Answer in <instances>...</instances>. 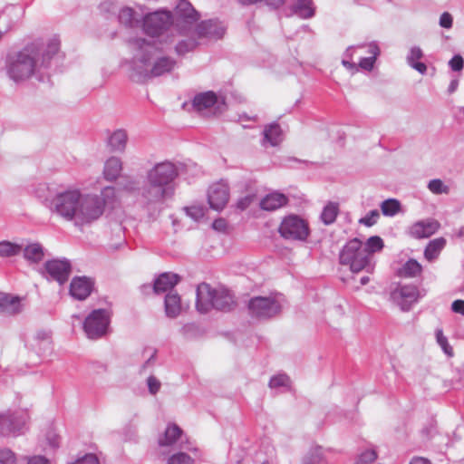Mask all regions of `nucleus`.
Here are the masks:
<instances>
[{"instance_id": "obj_36", "label": "nucleus", "mask_w": 464, "mask_h": 464, "mask_svg": "<svg viewBox=\"0 0 464 464\" xmlns=\"http://www.w3.org/2000/svg\"><path fill=\"white\" fill-rule=\"evenodd\" d=\"M339 214V204L336 202H328L323 208L320 215L321 221L326 225H332L336 220Z\"/></svg>"}, {"instance_id": "obj_16", "label": "nucleus", "mask_w": 464, "mask_h": 464, "mask_svg": "<svg viewBox=\"0 0 464 464\" xmlns=\"http://www.w3.org/2000/svg\"><path fill=\"white\" fill-rule=\"evenodd\" d=\"M230 192L227 182L220 180L208 188V201L209 207L217 211L222 210L227 204Z\"/></svg>"}, {"instance_id": "obj_37", "label": "nucleus", "mask_w": 464, "mask_h": 464, "mask_svg": "<svg viewBox=\"0 0 464 464\" xmlns=\"http://www.w3.org/2000/svg\"><path fill=\"white\" fill-rule=\"evenodd\" d=\"M367 53L370 54L369 57H363L359 62V66L366 71H372L374 63L380 54V48L376 43H371L368 45Z\"/></svg>"}, {"instance_id": "obj_52", "label": "nucleus", "mask_w": 464, "mask_h": 464, "mask_svg": "<svg viewBox=\"0 0 464 464\" xmlns=\"http://www.w3.org/2000/svg\"><path fill=\"white\" fill-rule=\"evenodd\" d=\"M289 378L286 374L274 375L269 380V387L272 389L286 386Z\"/></svg>"}, {"instance_id": "obj_25", "label": "nucleus", "mask_w": 464, "mask_h": 464, "mask_svg": "<svg viewBox=\"0 0 464 464\" xmlns=\"http://www.w3.org/2000/svg\"><path fill=\"white\" fill-rule=\"evenodd\" d=\"M21 311L22 304L18 296L0 292V313L17 314Z\"/></svg>"}, {"instance_id": "obj_15", "label": "nucleus", "mask_w": 464, "mask_h": 464, "mask_svg": "<svg viewBox=\"0 0 464 464\" xmlns=\"http://www.w3.org/2000/svg\"><path fill=\"white\" fill-rule=\"evenodd\" d=\"M226 31L227 26L217 18L203 20L195 28L198 39L207 38L214 41L223 38Z\"/></svg>"}, {"instance_id": "obj_32", "label": "nucleus", "mask_w": 464, "mask_h": 464, "mask_svg": "<svg viewBox=\"0 0 464 464\" xmlns=\"http://www.w3.org/2000/svg\"><path fill=\"white\" fill-rule=\"evenodd\" d=\"M128 140V135L124 130H116L108 139V146L112 151H124Z\"/></svg>"}, {"instance_id": "obj_33", "label": "nucleus", "mask_w": 464, "mask_h": 464, "mask_svg": "<svg viewBox=\"0 0 464 464\" xmlns=\"http://www.w3.org/2000/svg\"><path fill=\"white\" fill-rule=\"evenodd\" d=\"M118 19L121 24L128 28L138 27L140 19L136 12L130 7H123L120 10Z\"/></svg>"}, {"instance_id": "obj_3", "label": "nucleus", "mask_w": 464, "mask_h": 464, "mask_svg": "<svg viewBox=\"0 0 464 464\" xmlns=\"http://www.w3.org/2000/svg\"><path fill=\"white\" fill-rule=\"evenodd\" d=\"M179 176L177 166L170 161L154 165L146 175L148 185L141 190V198L147 205L163 201L174 194V181Z\"/></svg>"}, {"instance_id": "obj_29", "label": "nucleus", "mask_w": 464, "mask_h": 464, "mask_svg": "<svg viewBox=\"0 0 464 464\" xmlns=\"http://www.w3.org/2000/svg\"><path fill=\"white\" fill-rule=\"evenodd\" d=\"M165 314L169 318H176L181 312L180 296L176 292H169L164 299Z\"/></svg>"}, {"instance_id": "obj_57", "label": "nucleus", "mask_w": 464, "mask_h": 464, "mask_svg": "<svg viewBox=\"0 0 464 464\" xmlns=\"http://www.w3.org/2000/svg\"><path fill=\"white\" fill-rule=\"evenodd\" d=\"M147 384H148L149 391L151 394H156L160 391V382L156 377L150 376L147 379Z\"/></svg>"}, {"instance_id": "obj_39", "label": "nucleus", "mask_w": 464, "mask_h": 464, "mask_svg": "<svg viewBox=\"0 0 464 464\" xmlns=\"http://www.w3.org/2000/svg\"><path fill=\"white\" fill-rule=\"evenodd\" d=\"M325 454L326 450H324L322 447H313L309 450L304 464H319L320 462L327 461Z\"/></svg>"}, {"instance_id": "obj_58", "label": "nucleus", "mask_w": 464, "mask_h": 464, "mask_svg": "<svg viewBox=\"0 0 464 464\" xmlns=\"http://www.w3.org/2000/svg\"><path fill=\"white\" fill-rule=\"evenodd\" d=\"M11 15H14L15 17H18L20 15V9L12 7L11 9L5 10L0 14V24L6 23L8 17Z\"/></svg>"}, {"instance_id": "obj_61", "label": "nucleus", "mask_w": 464, "mask_h": 464, "mask_svg": "<svg viewBox=\"0 0 464 464\" xmlns=\"http://www.w3.org/2000/svg\"><path fill=\"white\" fill-rule=\"evenodd\" d=\"M212 227L215 230L223 231L227 227V222L224 218L215 219L214 222L212 223Z\"/></svg>"}, {"instance_id": "obj_50", "label": "nucleus", "mask_w": 464, "mask_h": 464, "mask_svg": "<svg viewBox=\"0 0 464 464\" xmlns=\"http://www.w3.org/2000/svg\"><path fill=\"white\" fill-rule=\"evenodd\" d=\"M16 456L13 450L8 448L0 450V464H15Z\"/></svg>"}, {"instance_id": "obj_30", "label": "nucleus", "mask_w": 464, "mask_h": 464, "mask_svg": "<svg viewBox=\"0 0 464 464\" xmlns=\"http://www.w3.org/2000/svg\"><path fill=\"white\" fill-rule=\"evenodd\" d=\"M122 170V162L118 157H111L109 158L105 163L103 168V176L104 179L108 181H114L118 179L121 172Z\"/></svg>"}, {"instance_id": "obj_20", "label": "nucleus", "mask_w": 464, "mask_h": 464, "mask_svg": "<svg viewBox=\"0 0 464 464\" xmlns=\"http://www.w3.org/2000/svg\"><path fill=\"white\" fill-rule=\"evenodd\" d=\"M283 140V130L277 122L274 121L265 125L263 130V139L261 140V145L263 147H266L267 144L271 147H276L279 145Z\"/></svg>"}, {"instance_id": "obj_63", "label": "nucleus", "mask_w": 464, "mask_h": 464, "mask_svg": "<svg viewBox=\"0 0 464 464\" xmlns=\"http://www.w3.org/2000/svg\"><path fill=\"white\" fill-rule=\"evenodd\" d=\"M421 433L426 438H430L435 433V427L433 425H431V424L430 426L424 427L421 430Z\"/></svg>"}, {"instance_id": "obj_43", "label": "nucleus", "mask_w": 464, "mask_h": 464, "mask_svg": "<svg viewBox=\"0 0 464 464\" xmlns=\"http://www.w3.org/2000/svg\"><path fill=\"white\" fill-rule=\"evenodd\" d=\"M98 197L103 201V210H105L106 206L113 205L117 199L115 188L111 186L102 188Z\"/></svg>"}, {"instance_id": "obj_4", "label": "nucleus", "mask_w": 464, "mask_h": 464, "mask_svg": "<svg viewBox=\"0 0 464 464\" xmlns=\"http://www.w3.org/2000/svg\"><path fill=\"white\" fill-rule=\"evenodd\" d=\"M45 190H49V187L45 183L39 184L35 193L49 210L66 221H74L82 196L81 190L74 187L61 186L51 198L44 196Z\"/></svg>"}, {"instance_id": "obj_42", "label": "nucleus", "mask_w": 464, "mask_h": 464, "mask_svg": "<svg viewBox=\"0 0 464 464\" xmlns=\"http://www.w3.org/2000/svg\"><path fill=\"white\" fill-rule=\"evenodd\" d=\"M198 45V42L197 39H184L175 45V52L178 55H185L187 53L192 52Z\"/></svg>"}, {"instance_id": "obj_14", "label": "nucleus", "mask_w": 464, "mask_h": 464, "mask_svg": "<svg viewBox=\"0 0 464 464\" xmlns=\"http://www.w3.org/2000/svg\"><path fill=\"white\" fill-rule=\"evenodd\" d=\"M44 272L47 279L56 281L63 285L70 277L72 265L66 258L48 260L44 264Z\"/></svg>"}, {"instance_id": "obj_60", "label": "nucleus", "mask_w": 464, "mask_h": 464, "mask_svg": "<svg viewBox=\"0 0 464 464\" xmlns=\"http://www.w3.org/2000/svg\"><path fill=\"white\" fill-rule=\"evenodd\" d=\"M451 310L456 314L464 315V300L458 299L453 301L451 304Z\"/></svg>"}, {"instance_id": "obj_12", "label": "nucleus", "mask_w": 464, "mask_h": 464, "mask_svg": "<svg viewBox=\"0 0 464 464\" xmlns=\"http://www.w3.org/2000/svg\"><path fill=\"white\" fill-rule=\"evenodd\" d=\"M172 22L170 12L156 11L143 17L142 29L147 35L156 37L167 31Z\"/></svg>"}, {"instance_id": "obj_47", "label": "nucleus", "mask_w": 464, "mask_h": 464, "mask_svg": "<svg viewBox=\"0 0 464 464\" xmlns=\"http://www.w3.org/2000/svg\"><path fill=\"white\" fill-rule=\"evenodd\" d=\"M47 444L53 450L60 446L61 438L53 427H50L45 433Z\"/></svg>"}, {"instance_id": "obj_5", "label": "nucleus", "mask_w": 464, "mask_h": 464, "mask_svg": "<svg viewBox=\"0 0 464 464\" xmlns=\"http://www.w3.org/2000/svg\"><path fill=\"white\" fill-rule=\"evenodd\" d=\"M236 305L234 296L227 289H215L209 284L201 283L196 290V308L200 314L211 309L229 312Z\"/></svg>"}, {"instance_id": "obj_26", "label": "nucleus", "mask_w": 464, "mask_h": 464, "mask_svg": "<svg viewBox=\"0 0 464 464\" xmlns=\"http://www.w3.org/2000/svg\"><path fill=\"white\" fill-rule=\"evenodd\" d=\"M439 227V223L435 220L419 221L411 227V235L415 238L429 237L433 235Z\"/></svg>"}, {"instance_id": "obj_34", "label": "nucleus", "mask_w": 464, "mask_h": 464, "mask_svg": "<svg viewBox=\"0 0 464 464\" xmlns=\"http://www.w3.org/2000/svg\"><path fill=\"white\" fill-rule=\"evenodd\" d=\"M446 245V240L443 237L435 238L428 243L424 249V256L428 261H432L437 258L440 252Z\"/></svg>"}, {"instance_id": "obj_55", "label": "nucleus", "mask_w": 464, "mask_h": 464, "mask_svg": "<svg viewBox=\"0 0 464 464\" xmlns=\"http://www.w3.org/2000/svg\"><path fill=\"white\" fill-rule=\"evenodd\" d=\"M440 25L445 29H450L453 25V17L449 12H444L440 17Z\"/></svg>"}, {"instance_id": "obj_48", "label": "nucleus", "mask_w": 464, "mask_h": 464, "mask_svg": "<svg viewBox=\"0 0 464 464\" xmlns=\"http://www.w3.org/2000/svg\"><path fill=\"white\" fill-rule=\"evenodd\" d=\"M379 218V211L377 209H372L369 211L363 218H362L359 220V223L370 227L377 223Z\"/></svg>"}, {"instance_id": "obj_53", "label": "nucleus", "mask_w": 464, "mask_h": 464, "mask_svg": "<svg viewBox=\"0 0 464 464\" xmlns=\"http://www.w3.org/2000/svg\"><path fill=\"white\" fill-rule=\"evenodd\" d=\"M450 69L454 72H460L464 67V59L460 54H455L449 62Z\"/></svg>"}, {"instance_id": "obj_38", "label": "nucleus", "mask_w": 464, "mask_h": 464, "mask_svg": "<svg viewBox=\"0 0 464 464\" xmlns=\"http://www.w3.org/2000/svg\"><path fill=\"white\" fill-rule=\"evenodd\" d=\"M23 247L8 240L0 241V257H13L19 255Z\"/></svg>"}, {"instance_id": "obj_22", "label": "nucleus", "mask_w": 464, "mask_h": 464, "mask_svg": "<svg viewBox=\"0 0 464 464\" xmlns=\"http://www.w3.org/2000/svg\"><path fill=\"white\" fill-rule=\"evenodd\" d=\"M180 276L178 274L165 272L160 274L153 284V290L156 294L173 292L172 289L179 282Z\"/></svg>"}, {"instance_id": "obj_40", "label": "nucleus", "mask_w": 464, "mask_h": 464, "mask_svg": "<svg viewBox=\"0 0 464 464\" xmlns=\"http://www.w3.org/2000/svg\"><path fill=\"white\" fill-rule=\"evenodd\" d=\"M381 210L383 216L393 217L401 209V203L396 198H388L381 203Z\"/></svg>"}, {"instance_id": "obj_24", "label": "nucleus", "mask_w": 464, "mask_h": 464, "mask_svg": "<svg viewBox=\"0 0 464 464\" xmlns=\"http://www.w3.org/2000/svg\"><path fill=\"white\" fill-rule=\"evenodd\" d=\"M242 188L246 195L238 198L236 207L237 209L244 211L256 200L257 188L255 182L251 179L246 180L242 184Z\"/></svg>"}, {"instance_id": "obj_23", "label": "nucleus", "mask_w": 464, "mask_h": 464, "mask_svg": "<svg viewBox=\"0 0 464 464\" xmlns=\"http://www.w3.org/2000/svg\"><path fill=\"white\" fill-rule=\"evenodd\" d=\"M288 204V198L280 192H272L265 196L259 203L261 209L266 211H275Z\"/></svg>"}, {"instance_id": "obj_41", "label": "nucleus", "mask_w": 464, "mask_h": 464, "mask_svg": "<svg viewBox=\"0 0 464 464\" xmlns=\"http://www.w3.org/2000/svg\"><path fill=\"white\" fill-rule=\"evenodd\" d=\"M384 247L383 240L379 236H372L370 237L365 244L363 249H367L369 256L373 259V254L376 252H380Z\"/></svg>"}, {"instance_id": "obj_62", "label": "nucleus", "mask_w": 464, "mask_h": 464, "mask_svg": "<svg viewBox=\"0 0 464 464\" xmlns=\"http://www.w3.org/2000/svg\"><path fill=\"white\" fill-rule=\"evenodd\" d=\"M410 65L420 73H425L427 71V66L424 63H420V62L411 63Z\"/></svg>"}, {"instance_id": "obj_28", "label": "nucleus", "mask_w": 464, "mask_h": 464, "mask_svg": "<svg viewBox=\"0 0 464 464\" xmlns=\"http://www.w3.org/2000/svg\"><path fill=\"white\" fill-rule=\"evenodd\" d=\"M182 430L175 423H169L163 434L158 439L160 447L172 446L182 436Z\"/></svg>"}, {"instance_id": "obj_1", "label": "nucleus", "mask_w": 464, "mask_h": 464, "mask_svg": "<svg viewBox=\"0 0 464 464\" xmlns=\"http://www.w3.org/2000/svg\"><path fill=\"white\" fill-rule=\"evenodd\" d=\"M60 40L54 36L44 43L41 39L27 44L5 59V72L13 82L19 83L34 76L39 82L49 79L52 65L58 58Z\"/></svg>"}, {"instance_id": "obj_10", "label": "nucleus", "mask_w": 464, "mask_h": 464, "mask_svg": "<svg viewBox=\"0 0 464 464\" xmlns=\"http://www.w3.org/2000/svg\"><path fill=\"white\" fill-rule=\"evenodd\" d=\"M111 323V313L108 309H94L83 321V331L89 339H99L104 336Z\"/></svg>"}, {"instance_id": "obj_7", "label": "nucleus", "mask_w": 464, "mask_h": 464, "mask_svg": "<svg viewBox=\"0 0 464 464\" xmlns=\"http://www.w3.org/2000/svg\"><path fill=\"white\" fill-rule=\"evenodd\" d=\"M29 413L24 410H7L0 412V436L17 437L28 430Z\"/></svg>"}, {"instance_id": "obj_19", "label": "nucleus", "mask_w": 464, "mask_h": 464, "mask_svg": "<svg viewBox=\"0 0 464 464\" xmlns=\"http://www.w3.org/2000/svg\"><path fill=\"white\" fill-rule=\"evenodd\" d=\"M287 10L289 13H285L286 16L295 15L300 19L307 20L315 15L316 6L313 0H293Z\"/></svg>"}, {"instance_id": "obj_8", "label": "nucleus", "mask_w": 464, "mask_h": 464, "mask_svg": "<svg viewBox=\"0 0 464 464\" xmlns=\"http://www.w3.org/2000/svg\"><path fill=\"white\" fill-rule=\"evenodd\" d=\"M103 201L97 194L82 193L79 208L74 220L75 225H90L98 220L104 213Z\"/></svg>"}, {"instance_id": "obj_18", "label": "nucleus", "mask_w": 464, "mask_h": 464, "mask_svg": "<svg viewBox=\"0 0 464 464\" xmlns=\"http://www.w3.org/2000/svg\"><path fill=\"white\" fill-rule=\"evenodd\" d=\"M174 15L178 23H183L188 25H192L200 17L199 13L188 0H178L174 9Z\"/></svg>"}, {"instance_id": "obj_17", "label": "nucleus", "mask_w": 464, "mask_h": 464, "mask_svg": "<svg viewBox=\"0 0 464 464\" xmlns=\"http://www.w3.org/2000/svg\"><path fill=\"white\" fill-rule=\"evenodd\" d=\"M95 281L85 276H74L71 283L69 293L76 300H85L94 289Z\"/></svg>"}, {"instance_id": "obj_35", "label": "nucleus", "mask_w": 464, "mask_h": 464, "mask_svg": "<svg viewBox=\"0 0 464 464\" xmlns=\"http://www.w3.org/2000/svg\"><path fill=\"white\" fill-rule=\"evenodd\" d=\"M44 256V247L39 243L26 246L24 249V257L31 263H39Z\"/></svg>"}, {"instance_id": "obj_44", "label": "nucleus", "mask_w": 464, "mask_h": 464, "mask_svg": "<svg viewBox=\"0 0 464 464\" xmlns=\"http://www.w3.org/2000/svg\"><path fill=\"white\" fill-rule=\"evenodd\" d=\"M102 459L95 453L79 454L75 460L67 464H100Z\"/></svg>"}, {"instance_id": "obj_49", "label": "nucleus", "mask_w": 464, "mask_h": 464, "mask_svg": "<svg viewBox=\"0 0 464 464\" xmlns=\"http://www.w3.org/2000/svg\"><path fill=\"white\" fill-rule=\"evenodd\" d=\"M428 188L434 194H443L448 193L449 188L443 184V182L439 179H434L430 180L428 184Z\"/></svg>"}, {"instance_id": "obj_11", "label": "nucleus", "mask_w": 464, "mask_h": 464, "mask_svg": "<svg viewBox=\"0 0 464 464\" xmlns=\"http://www.w3.org/2000/svg\"><path fill=\"white\" fill-rule=\"evenodd\" d=\"M248 314L252 318L266 320L281 312V304L272 297L255 296L247 304Z\"/></svg>"}, {"instance_id": "obj_31", "label": "nucleus", "mask_w": 464, "mask_h": 464, "mask_svg": "<svg viewBox=\"0 0 464 464\" xmlns=\"http://www.w3.org/2000/svg\"><path fill=\"white\" fill-rule=\"evenodd\" d=\"M422 273V266L414 258L407 260L397 271L400 277L414 278Z\"/></svg>"}, {"instance_id": "obj_51", "label": "nucleus", "mask_w": 464, "mask_h": 464, "mask_svg": "<svg viewBox=\"0 0 464 464\" xmlns=\"http://www.w3.org/2000/svg\"><path fill=\"white\" fill-rule=\"evenodd\" d=\"M186 213L195 221H198L205 216V208L201 206H191L185 208Z\"/></svg>"}, {"instance_id": "obj_56", "label": "nucleus", "mask_w": 464, "mask_h": 464, "mask_svg": "<svg viewBox=\"0 0 464 464\" xmlns=\"http://www.w3.org/2000/svg\"><path fill=\"white\" fill-rule=\"evenodd\" d=\"M24 460H26V464H50V460L42 455L24 457Z\"/></svg>"}, {"instance_id": "obj_46", "label": "nucleus", "mask_w": 464, "mask_h": 464, "mask_svg": "<svg viewBox=\"0 0 464 464\" xmlns=\"http://www.w3.org/2000/svg\"><path fill=\"white\" fill-rule=\"evenodd\" d=\"M377 452L373 449L365 450L358 458L356 464H372L377 459Z\"/></svg>"}, {"instance_id": "obj_13", "label": "nucleus", "mask_w": 464, "mask_h": 464, "mask_svg": "<svg viewBox=\"0 0 464 464\" xmlns=\"http://www.w3.org/2000/svg\"><path fill=\"white\" fill-rule=\"evenodd\" d=\"M391 298L400 309L408 312L420 298V292L416 285H398L391 293Z\"/></svg>"}, {"instance_id": "obj_21", "label": "nucleus", "mask_w": 464, "mask_h": 464, "mask_svg": "<svg viewBox=\"0 0 464 464\" xmlns=\"http://www.w3.org/2000/svg\"><path fill=\"white\" fill-rule=\"evenodd\" d=\"M181 449L191 451L192 455L185 451L174 453L169 458L167 464H194L197 461H203L197 448L188 443L187 446H181Z\"/></svg>"}, {"instance_id": "obj_54", "label": "nucleus", "mask_w": 464, "mask_h": 464, "mask_svg": "<svg viewBox=\"0 0 464 464\" xmlns=\"http://www.w3.org/2000/svg\"><path fill=\"white\" fill-rule=\"evenodd\" d=\"M121 188L127 192H134L140 189L139 182L129 177L121 183Z\"/></svg>"}, {"instance_id": "obj_45", "label": "nucleus", "mask_w": 464, "mask_h": 464, "mask_svg": "<svg viewBox=\"0 0 464 464\" xmlns=\"http://www.w3.org/2000/svg\"><path fill=\"white\" fill-rule=\"evenodd\" d=\"M435 335H436L437 343L441 347L443 352L446 354L452 356V354H453L452 347L450 345L447 337L443 334L442 329H437L435 332Z\"/></svg>"}, {"instance_id": "obj_59", "label": "nucleus", "mask_w": 464, "mask_h": 464, "mask_svg": "<svg viewBox=\"0 0 464 464\" xmlns=\"http://www.w3.org/2000/svg\"><path fill=\"white\" fill-rule=\"evenodd\" d=\"M423 53L420 47L414 46L411 48L410 53L407 57L409 64L413 63L414 60H420L422 57Z\"/></svg>"}, {"instance_id": "obj_27", "label": "nucleus", "mask_w": 464, "mask_h": 464, "mask_svg": "<svg viewBox=\"0 0 464 464\" xmlns=\"http://www.w3.org/2000/svg\"><path fill=\"white\" fill-rule=\"evenodd\" d=\"M218 102V96L212 91L198 93L192 100V106L197 111L209 109Z\"/></svg>"}, {"instance_id": "obj_2", "label": "nucleus", "mask_w": 464, "mask_h": 464, "mask_svg": "<svg viewBox=\"0 0 464 464\" xmlns=\"http://www.w3.org/2000/svg\"><path fill=\"white\" fill-rule=\"evenodd\" d=\"M128 44L132 51L137 52L130 61V77L135 82H145L175 69L177 62L174 58L160 56L154 59V46L146 39L130 38Z\"/></svg>"}, {"instance_id": "obj_64", "label": "nucleus", "mask_w": 464, "mask_h": 464, "mask_svg": "<svg viewBox=\"0 0 464 464\" xmlns=\"http://www.w3.org/2000/svg\"><path fill=\"white\" fill-rule=\"evenodd\" d=\"M409 464H430V461L422 457H413Z\"/></svg>"}, {"instance_id": "obj_9", "label": "nucleus", "mask_w": 464, "mask_h": 464, "mask_svg": "<svg viewBox=\"0 0 464 464\" xmlns=\"http://www.w3.org/2000/svg\"><path fill=\"white\" fill-rule=\"evenodd\" d=\"M278 233L285 240L305 241L310 235V229L306 220L297 215L290 214L282 219Z\"/></svg>"}, {"instance_id": "obj_6", "label": "nucleus", "mask_w": 464, "mask_h": 464, "mask_svg": "<svg viewBox=\"0 0 464 464\" xmlns=\"http://www.w3.org/2000/svg\"><path fill=\"white\" fill-rule=\"evenodd\" d=\"M339 263L349 266L353 273L365 271L372 274L375 267V263L372 261L367 249H363L362 243L358 238L349 240L342 247Z\"/></svg>"}]
</instances>
